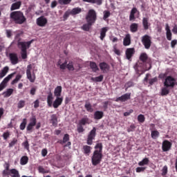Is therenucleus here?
Segmentation results:
<instances>
[{
  "mask_svg": "<svg viewBox=\"0 0 177 177\" xmlns=\"http://www.w3.org/2000/svg\"><path fill=\"white\" fill-rule=\"evenodd\" d=\"M93 156L91 157V162L94 167L99 165L102 162L103 158V145L102 143H97L95 146Z\"/></svg>",
  "mask_w": 177,
  "mask_h": 177,
  "instance_id": "nucleus-1",
  "label": "nucleus"
},
{
  "mask_svg": "<svg viewBox=\"0 0 177 177\" xmlns=\"http://www.w3.org/2000/svg\"><path fill=\"white\" fill-rule=\"evenodd\" d=\"M10 19L15 24H24L27 21V18L21 11H14L10 14Z\"/></svg>",
  "mask_w": 177,
  "mask_h": 177,
  "instance_id": "nucleus-2",
  "label": "nucleus"
},
{
  "mask_svg": "<svg viewBox=\"0 0 177 177\" xmlns=\"http://www.w3.org/2000/svg\"><path fill=\"white\" fill-rule=\"evenodd\" d=\"M33 41L34 40H30L29 41H18V46H21V56L24 60L27 59V49L30 48Z\"/></svg>",
  "mask_w": 177,
  "mask_h": 177,
  "instance_id": "nucleus-3",
  "label": "nucleus"
},
{
  "mask_svg": "<svg viewBox=\"0 0 177 177\" xmlns=\"http://www.w3.org/2000/svg\"><path fill=\"white\" fill-rule=\"evenodd\" d=\"M97 19V15H96V11L93 9L89 10L86 17L87 23H89L90 24H95Z\"/></svg>",
  "mask_w": 177,
  "mask_h": 177,
  "instance_id": "nucleus-4",
  "label": "nucleus"
},
{
  "mask_svg": "<svg viewBox=\"0 0 177 177\" xmlns=\"http://www.w3.org/2000/svg\"><path fill=\"white\" fill-rule=\"evenodd\" d=\"M141 42L145 49H150L151 47V37L149 35H145L141 37Z\"/></svg>",
  "mask_w": 177,
  "mask_h": 177,
  "instance_id": "nucleus-5",
  "label": "nucleus"
},
{
  "mask_svg": "<svg viewBox=\"0 0 177 177\" xmlns=\"http://www.w3.org/2000/svg\"><path fill=\"white\" fill-rule=\"evenodd\" d=\"M96 138V127H93V129L88 133L86 139V143L88 146L93 145V140Z\"/></svg>",
  "mask_w": 177,
  "mask_h": 177,
  "instance_id": "nucleus-6",
  "label": "nucleus"
},
{
  "mask_svg": "<svg viewBox=\"0 0 177 177\" xmlns=\"http://www.w3.org/2000/svg\"><path fill=\"white\" fill-rule=\"evenodd\" d=\"M163 84L167 88H174L176 84V80L172 76H167Z\"/></svg>",
  "mask_w": 177,
  "mask_h": 177,
  "instance_id": "nucleus-7",
  "label": "nucleus"
},
{
  "mask_svg": "<svg viewBox=\"0 0 177 177\" xmlns=\"http://www.w3.org/2000/svg\"><path fill=\"white\" fill-rule=\"evenodd\" d=\"M31 70H32V65H28L26 69V77L30 82H35V73H33L32 74H31Z\"/></svg>",
  "mask_w": 177,
  "mask_h": 177,
  "instance_id": "nucleus-8",
  "label": "nucleus"
},
{
  "mask_svg": "<svg viewBox=\"0 0 177 177\" xmlns=\"http://www.w3.org/2000/svg\"><path fill=\"white\" fill-rule=\"evenodd\" d=\"M37 125V118L35 116H32L30 118V122L28 124L26 127V131L28 133H31L32 132V129Z\"/></svg>",
  "mask_w": 177,
  "mask_h": 177,
  "instance_id": "nucleus-9",
  "label": "nucleus"
},
{
  "mask_svg": "<svg viewBox=\"0 0 177 177\" xmlns=\"http://www.w3.org/2000/svg\"><path fill=\"white\" fill-rule=\"evenodd\" d=\"M4 169L2 171V176L7 177L12 175V169H10V164L6 162L3 165Z\"/></svg>",
  "mask_w": 177,
  "mask_h": 177,
  "instance_id": "nucleus-10",
  "label": "nucleus"
},
{
  "mask_svg": "<svg viewBox=\"0 0 177 177\" xmlns=\"http://www.w3.org/2000/svg\"><path fill=\"white\" fill-rule=\"evenodd\" d=\"M36 23L39 27H45L48 24V19L44 16H41L37 19Z\"/></svg>",
  "mask_w": 177,
  "mask_h": 177,
  "instance_id": "nucleus-11",
  "label": "nucleus"
},
{
  "mask_svg": "<svg viewBox=\"0 0 177 177\" xmlns=\"http://www.w3.org/2000/svg\"><path fill=\"white\" fill-rule=\"evenodd\" d=\"M139 59L142 63H147L148 64H149L151 66V59H150L149 57V56L147 55V54L146 53H142L140 55Z\"/></svg>",
  "mask_w": 177,
  "mask_h": 177,
  "instance_id": "nucleus-12",
  "label": "nucleus"
},
{
  "mask_svg": "<svg viewBox=\"0 0 177 177\" xmlns=\"http://www.w3.org/2000/svg\"><path fill=\"white\" fill-rule=\"evenodd\" d=\"M172 147V143L168 140H165L162 143V151H169V149Z\"/></svg>",
  "mask_w": 177,
  "mask_h": 177,
  "instance_id": "nucleus-13",
  "label": "nucleus"
},
{
  "mask_svg": "<svg viewBox=\"0 0 177 177\" xmlns=\"http://www.w3.org/2000/svg\"><path fill=\"white\" fill-rule=\"evenodd\" d=\"M128 100H131V93H127L122 96L117 97L115 102H127Z\"/></svg>",
  "mask_w": 177,
  "mask_h": 177,
  "instance_id": "nucleus-14",
  "label": "nucleus"
},
{
  "mask_svg": "<svg viewBox=\"0 0 177 177\" xmlns=\"http://www.w3.org/2000/svg\"><path fill=\"white\" fill-rule=\"evenodd\" d=\"M126 57L127 60H131L132 59V56L135 55V48H127L125 52Z\"/></svg>",
  "mask_w": 177,
  "mask_h": 177,
  "instance_id": "nucleus-15",
  "label": "nucleus"
},
{
  "mask_svg": "<svg viewBox=\"0 0 177 177\" xmlns=\"http://www.w3.org/2000/svg\"><path fill=\"white\" fill-rule=\"evenodd\" d=\"M10 60L12 64H17L19 63V57L16 53H10L9 54Z\"/></svg>",
  "mask_w": 177,
  "mask_h": 177,
  "instance_id": "nucleus-16",
  "label": "nucleus"
},
{
  "mask_svg": "<svg viewBox=\"0 0 177 177\" xmlns=\"http://www.w3.org/2000/svg\"><path fill=\"white\" fill-rule=\"evenodd\" d=\"M62 103H63V97H56L53 103V106L54 109H57L59 106H62Z\"/></svg>",
  "mask_w": 177,
  "mask_h": 177,
  "instance_id": "nucleus-17",
  "label": "nucleus"
},
{
  "mask_svg": "<svg viewBox=\"0 0 177 177\" xmlns=\"http://www.w3.org/2000/svg\"><path fill=\"white\" fill-rule=\"evenodd\" d=\"M136 71L137 74L142 75L143 74V64L140 62H137L136 64Z\"/></svg>",
  "mask_w": 177,
  "mask_h": 177,
  "instance_id": "nucleus-18",
  "label": "nucleus"
},
{
  "mask_svg": "<svg viewBox=\"0 0 177 177\" xmlns=\"http://www.w3.org/2000/svg\"><path fill=\"white\" fill-rule=\"evenodd\" d=\"M100 68L103 73H107L110 70V65L106 62L100 63Z\"/></svg>",
  "mask_w": 177,
  "mask_h": 177,
  "instance_id": "nucleus-19",
  "label": "nucleus"
},
{
  "mask_svg": "<svg viewBox=\"0 0 177 177\" xmlns=\"http://www.w3.org/2000/svg\"><path fill=\"white\" fill-rule=\"evenodd\" d=\"M142 26L145 31H147V30H149V28L150 27V26H151V24L149 22V17L142 18Z\"/></svg>",
  "mask_w": 177,
  "mask_h": 177,
  "instance_id": "nucleus-20",
  "label": "nucleus"
},
{
  "mask_svg": "<svg viewBox=\"0 0 177 177\" xmlns=\"http://www.w3.org/2000/svg\"><path fill=\"white\" fill-rule=\"evenodd\" d=\"M94 120H102L104 117V113L102 111H96L93 114Z\"/></svg>",
  "mask_w": 177,
  "mask_h": 177,
  "instance_id": "nucleus-21",
  "label": "nucleus"
},
{
  "mask_svg": "<svg viewBox=\"0 0 177 177\" xmlns=\"http://www.w3.org/2000/svg\"><path fill=\"white\" fill-rule=\"evenodd\" d=\"M47 104L48 107H52V104H53V94L52 92H50L47 96Z\"/></svg>",
  "mask_w": 177,
  "mask_h": 177,
  "instance_id": "nucleus-22",
  "label": "nucleus"
},
{
  "mask_svg": "<svg viewBox=\"0 0 177 177\" xmlns=\"http://www.w3.org/2000/svg\"><path fill=\"white\" fill-rule=\"evenodd\" d=\"M83 153L86 156H89L91 154V151L92 150V147L89 145H84L82 147Z\"/></svg>",
  "mask_w": 177,
  "mask_h": 177,
  "instance_id": "nucleus-23",
  "label": "nucleus"
},
{
  "mask_svg": "<svg viewBox=\"0 0 177 177\" xmlns=\"http://www.w3.org/2000/svg\"><path fill=\"white\" fill-rule=\"evenodd\" d=\"M54 95L56 97H60L62 96V86H57L54 90Z\"/></svg>",
  "mask_w": 177,
  "mask_h": 177,
  "instance_id": "nucleus-24",
  "label": "nucleus"
},
{
  "mask_svg": "<svg viewBox=\"0 0 177 177\" xmlns=\"http://www.w3.org/2000/svg\"><path fill=\"white\" fill-rule=\"evenodd\" d=\"M123 45L124 46H129L131 45V35L127 34L124 40H123Z\"/></svg>",
  "mask_w": 177,
  "mask_h": 177,
  "instance_id": "nucleus-25",
  "label": "nucleus"
},
{
  "mask_svg": "<svg viewBox=\"0 0 177 177\" xmlns=\"http://www.w3.org/2000/svg\"><path fill=\"white\" fill-rule=\"evenodd\" d=\"M50 121L53 127H57V115L56 114L51 115Z\"/></svg>",
  "mask_w": 177,
  "mask_h": 177,
  "instance_id": "nucleus-26",
  "label": "nucleus"
},
{
  "mask_svg": "<svg viewBox=\"0 0 177 177\" xmlns=\"http://www.w3.org/2000/svg\"><path fill=\"white\" fill-rule=\"evenodd\" d=\"M107 31H109V28L107 27H104L101 29L100 36L101 41H103V39H104L106 37V32H107Z\"/></svg>",
  "mask_w": 177,
  "mask_h": 177,
  "instance_id": "nucleus-27",
  "label": "nucleus"
},
{
  "mask_svg": "<svg viewBox=\"0 0 177 177\" xmlns=\"http://www.w3.org/2000/svg\"><path fill=\"white\" fill-rule=\"evenodd\" d=\"M15 73H11L10 75H8L6 77H5L3 79V80L1 82V84H3L5 86H6V84H8L9 82V81H10V80H12V78H13V75H15Z\"/></svg>",
  "mask_w": 177,
  "mask_h": 177,
  "instance_id": "nucleus-28",
  "label": "nucleus"
},
{
  "mask_svg": "<svg viewBox=\"0 0 177 177\" xmlns=\"http://www.w3.org/2000/svg\"><path fill=\"white\" fill-rule=\"evenodd\" d=\"M20 6H21V1H17L12 4L10 7V10H17V9H20Z\"/></svg>",
  "mask_w": 177,
  "mask_h": 177,
  "instance_id": "nucleus-29",
  "label": "nucleus"
},
{
  "mask_svg": "<svg viewBox=\"0 0 177 177\" xmlns=\"http://www.w3.org/2000/svg\"><path fill=\"white\" fill-rule=\"evenodd\" d=\"M138 12L137 8H133L131 10L130 15H129V20L132 21V20H135V15Z\"/></svg>",
  "mask_w": 177,
  "mask_h": 177,
  "instance_id": "nucleus-30",
  "label": "nucleus"
},
{
  "mask_svg": "<svg viewBox=\"0 0 177 177\" xmlns=\"http://www.w3.org/2000/svg\"><path fill=\"white\" fill-rule=\"evenodd\" d=\"M82 12V9L81 8L77 7L73 8L72 10L71 11V15L72 16H75V15H80Z\"/></svg>",
  "mask_w": 177,
  "mask_h": 177,
  "instance_id": "nucleus-31",
  "label": "nucleus"
},
{
  "mask_svg": "<svg viewBox=\"0 0 177 177\" xmlns=\"http://www.w3.org/2000/svg\"><path fill=\"white\" fill-rule=\"evenodd\" d=\"M9 73V66H5L0 72V78H3Z\"/></svg>",
  "mask_w": 177,
  "mask_h": 177,
  "instance_id": "nucleus-32",
  "label": "nucleus"
},
{
  "mask_svg": "<svg viewBox=\"0 0 177 177\" xmlns=\"http://www.w3.org/2000/svg\"><path fill=\"white\" fill-rule=\"evenodd\" d=\"M83 2H88V3H96V5L100 6L103 3V0H82Z\"/></svg>",
  "mask_w": 177,
  "mask_h": 177,
  "instance_id": "nucleus-33",
  "label": "nucleus"
},
{
  "mask_svg": "<svg viewBox=\"0 0 177 177\" xmlns=\"http://www.w3.org/2000/svg\"><path fill=\"white\" fill-rule=\"evenodd\" d=\"M139 28V25L136 23H133L130 26V31L131 32H138V28Z\"/></svg>",
  "mask_w": 177,
  "mask_h": 177,
  "instance_id": "nucleus-34",
  "label": "nucleus"
},
{
  "mask_svg": "<svg viewBox=\"0 0 177 177\" xmlns=\"http://www.w3.org/2000/svg\"><path fill=\"white\" fill-rule=\"evenodd\" d=\"M27 127V118H24L22 122L19 125V129L21 131H24Z\"/></svg>",
  "mask_w": 177,
  "mask_h": 177,
  "instance_id": "nucleus-35",
  "label": "nucleus"
},
{
  "mask_svg": "<svg viewBox=\"0 0 177 177\" xmlns=\"http://www.w3.org/2000/svg\"><path fill=\"white\" fill-rule=\"evenodd\" d=\"M149 162H150L149 158H145L142 161L138 162V165H140V167H143L144 165H148Z\"/></svg>",
  "mask_w": 177,
  "mask_h": 177,
  "instance_id": "nucleus-36",
  "label": "nucleus"
},
{
  "mask_svg": "<svg viewBox=\"0 0 177 177\" xmlns=\"http://www.w3.org/2000/svg\"><path fill=\"white\" fill-rule=\"evenodd\" d=\"M90 67L94 73L99 71V67H97V65L93 62H90Z\"/></svg>",
  "mask_w": 177,
  "mask_h": 177,
  "instance_id": "nucleus-37",
  "label": "nucleus"
},
{
  "mask_svg": "<svg viewBox=\"0 0 177 177\" xmlns=\"http://www.w3.org/2000/svg\"><path fill=\"white\" fill-rule=\"evenodd\" d=\"M13 93V88H8L6 91H4L2 95L4 97H9Z\"/></svg>",
  "mask_w": 177,
  "mask_h": 177,
  "instance_id": "nucleus-38",
  "label": "nucleus"
},
{
  "mask_svg": "<svg viewBox=\"0 0 177 177\" xmlns=\"http://www.w3.org/2000/svg\"><path fill=\"white\" fill-rule=\"evenodd\" d=\"M28 162V157L24 156L21 158L20 164L21 165H26Z\"/></svg>",
  "mask_w": 177,
  "mask_h": 177,
  "instance_id": "nucleus-39",
  "label": "nucleus"
},
{
  "mask_svg": "<svg viewBox=\"0 0 177 177\" xmlns=\"http://www.w3.org/2000/svg\"><path fill=\"white\" fill-rule=\"evenodd\" d=\"M103 75H100V76L96 77H91V81H93V82H102V81H103Z\"/></svg>",
  "mask_w": 177,
  "mask_h": 177,
  "instance_id": "nucleus-40",
  "label": "nucleus"
},
{
  "mask_svg": "<svg viewBox=\"0 0 177 177\" xmlns=\"http://www.w3.org/2000/svg\"><path fill=\"white\" fill-rule=\"evenodd\" d=\"M86 124H89V118H83L79 122V125H86Z\"/></svg>",
  "mask_w": 177,
  "mask_h": 177,
  "instance_id": "nucleus-41",
  "label": "nucleus"
},
{
  "mask_svg": "<svg viewBox=\"0 0 177 177\" xmlns=\"http://www.w3.org/2000/svg\"><path fill=\"white\" fill-rule=\"evenodd\" d=\"M84 108L86 109V111H88V113H93V108H92V105L91 104V103H86L84 105Z\"/></svg>",
  "mask_w": 177,
  "mask_h": 177,
  "instance_id": "nucleus-42",
  "label": "nucleus"
},
{
  "mask_svg": "<svg viewBox=\"0 0 177 177\" xmlns=\"http://www.w3.org/2000/svg\"><path fill=\"white\" fill-rule=\"evenodd\" d=\"M93 24H91L89 22H87V24H85L82 26V28L84 30V31H89L91 30V27H92Z\"/></svg>",
  "mask_w": 177,
  "mask_h": 177,
  "instance_id": "nucleus-43",
  "label": "nucleus"
},
{
  "mask_svg": "<svg viewBox=\"0 0 177 177\" xmlns=\"http://www.w3.org/2000/svg\"><path fill=\"white\" fill-rule=\"evenodd\" d=\"M11 177H20V174H19V171L16 169H11Z\"/></svg>",
  "mask_w": 177,
  "mask_h": 177,
  "instance_id": "nucleus-44",
  "label": "nucleus"
},
{
  "mask_svg": "<svg viewBox=\"0 0 177 177\" xmlns=\"http://www.w3.org/2000/svg\"><path fill=\"white\" fill-rule=\"evenodd\" d=\"M169 94V90L168 89V87L165 86L162 88L161 91V95L162 96H167V95Z\"/></svg>",
  "mask_w": 177,
  "mask_h": 177,
  "instance_id": "nucleus-45",
  "label": "nucleus"
},
{
  "mask_svg": "<svg viewBox=\"0 0 177 177\" xmlns=\"http://www.w3.org/2000/svg\"><path fill=\"white\" fill-rule=\"evenodd\" d=\"M151 136L152 139H156V138H158V136H160V132H158V131L157 130L151 131Z\"/></svg>",
  "mask_w": 177,
  "mask_h": 177,
  "instance_id": "nucleus-46",
  "label": "nucleus"
},
{
  "mask_svg": "<svg viewBox=\"0 0 177 177\" xmlns=\"http://www.w3.org/2000/svg\"><path fill=\"white\" fill-rule=\"evenodd\" d=\"M68 140H70V135L66 133L64 136L63 140L60 142V144L64 145V143H67Z\"/></svg>",
  "mask_w": 177,
  "mask_h": 177,
  "instance_id": "nucleus-47",
  "label": "nucleus"
},
{
  "mask_svg": "<svg viewBox=\"0 0 177 177\" xmlns=\"http://www.w3.org/2000/svg\"><path fill=\"white\" fill-rule=\"evenodd\" d=\"M161 175L165 177L168 174V166L165 165L161 170Z\"/></svg>",
  "mask_w": 177,
  "mask_h": 177,
  "instance_id": "nucleus-48",
  "label": "nucleus"
},
{
  "mask_svg": "<svg viewBox=\"0 0 177 177\" xmlns=\"http://www.w3.org/2000/svg\"><path fill=\"white\" fill-rule=\"evenodd\" d=\"M66 68H68L69 71H74L75 68L73 62L71 61L68 64H66Z\"/></svg>",
  "mask_w": 177,
  "mask_h": 177,
  "instance_id": "nucleus-49",
  "label": "nucleus"
},
{
  "mask_svg": "<svg viewBox=\"0 0 177 177\" xmlns=\"http://www.w3.org/2000/svg\"><path fill=\"white\" fill-rule=\"evenodd\" d=\"M145 120H146V118H145V115L140 114V115L138 116V122H140V124H143V122H145Z\"/></svg>",
  "mask_w": 177,
  "mask_h": 177,
  "instance_id": "nucleus-50",
  "label": "nucleus"
},
{
  "mask_svg": "<svg viewBox=\"0 0 177 177\" xmlns=\"http://www.w3.org/2000/svg\"><path fill=\"white\" fill-rule=\"evenodd\" d=\"M17 138H12V141L9 143L8 147H13L15 145H17Z\"/></svg>",
  "mask_w": 177,
  "mask_h": 177,
  "instance_id": "nucleus-51",
  "label": "nucleus"
},
{
  "mask_svg": "<svg viewBox=\"0 0 177 177\" xmlns=\"http://www.w3.org/2000/svg\"><path fill=\"white\" fill-rule=\"evenodd\" d=\"M21 79V75H17L15 80H12V85H15V84H17L19 81Z\"/></svg>",
  "mask_w": 177,
  "mask_h": 177,
  "instance_id": "nucleus-52",
  "label": "nucleus"
},
{
  "mask_svg": "<svg viewBox=\"0 0 177 177\" xmlns=\"http://www.w3.org/2000/svg\"><path fill=\"white\" fill-rule=\"evenodd\" d=\"M26 106V101L21 100L17 103L18 109H23Z\"/></svg>",
  "mask_w": 177,
  "mask_h": 177,
  "instance_id": "nucleus-53",
  "label": "nucleus"
},
{
  "mask_svg": "<svg viewBox=\"0 0 177 177\" xmlns=\"http://www.w3.org/2000/svg\"><path fill=\"white\" fill-rule=\"evenodd\" d=\"M58 65L59 66V68L61 70H66V68H67V61H65L64 63L62 64H60V62H59Z\"/></svg>",
  "mask_w": 177,
  "mask_h": 177,
  "instance_id": "nucleus-54",
  "label": "nucleus"
},
{
  "mask_svg": "<svg viewBox=\"0 0 177 177\" xmlns=\"http://www.w3.org/2000/svg\"><path fill=\"white\" fill-rule=\"evenodd\" d=\"M158 79L157 78V77H155L153 78L149 79V84L150 86L156 84V82H158Z\"/></svg>",
  "mask_w": 177,
  "mask_h": 177,
  "instance_id": "nucleus-55",
  "label": "nucleus"
},
{
  "mask_svg": "<svg viewBox=\"0 0 177 177\" xmlns=\"http://www.w3.org/2000/svg\"><path fill=\"white\" fill-rule=\"evenodd\" d=\"M110 11L109 10H105L104 11V17H103V20H107L109 17H110Z\"/></svg>",
  "mask_w": 177,
  "mask_h": 177,
  "instance_id": "nucleus-56",
  "label": "nucleus"
},
{
  "mask_svg": "<svg viewBox=\"0 0 177 177\" xmlns=\"http://www.w3.org/2000/svg\"><path fill=\"white\" fill-rule=\"evenodd\" d=\"M70 15H71V11L65 12V13L64 14V16H63V19H64V21H66V20H67L68 19V17H70Z\"/></svg>",
  "mask_w": 177,
  "mask_h": 177,
  "instance_id": "nucleus-57",
  "label": "nucleus"
},
{
  "mask_svg": "<svg viewBox=\"0 0 177 177\" xmlns=\"http://www.w3.org/2000/svg\"><path fill=\"white\" fill-rule=\"evenodd\" d=\"M10 132H9V131H7L3 133V138L4 140H8V138H10Z\"/></svg>",
  "mask_w": 177,
  "mask_h": 177,
  "instance_id": "nucleus-58",
  "label": "nucleus"
},
{
  "mask_svg": "<svg viewBox=\"0 0 177 177\" xmlns=\"http://www.w3.org/2000/svg\"><path fill=\"white\" fill-rule=\"evenodd\" d=\"M22 146H24V149L26 150L30 151V144L28 143V140L24 142Z\"/></svg>",
  "mask_w": 177,
  "mask_h": 177,
  "instance_id": "nucleus-59",
  "label": "nucleus"
},
{
  "mask_svg": "<svg viewBox=\"0 0 177 177\" xmlns=\"http://www.w3.org/2000/svg\"><path fill=\"white\" fill-rule=\"evenodd\" d=\"M61 5H68L71 2V0H59Z\"/></svg>",
  "mask_w": 177,
  "mask_h": 177,
  "instance_id": "nucleus-60",
  "label": "nucleus"
},
{
  "mask_svg": "<svg viewBox=\"0 0 177 177\" xmlns=\"http://www.w3.org/2000/svg\"><path fill=\"white\" fill-rule=\"evenodd\" d=\"M166 37L168 41L172 40V32H171V30L170 32H166Z\"/></svg>",
  "mask_w": 177,
  "mask_h": 177,
  "instance_id": "nucleus-61",
  "label": "nucleus"
},
{
  "mask_svg": "<svg viewBox=\"0 0 177 177\" xmlns=\"http://www.w3.org/2000/svg\"><path fill=\"white\" fill-rule=\"evenodd\" d=\"M84 131H85V129H84V127H82V125L79 124L77 126V132L79 133H82V132H84Z\"/></svg>",
  "mask_w": 177,
  "mask_h": 177,
  "instance_id": "nucleus-62",
  "label": "nucleus"
},
{
  "mask_svg": "<svg viewBox=\"0 0 177 177\" xmlns=\"http://www.w3.org/2000/svg\"><path fill=\"white\" fill-rule=\"evenodd\" d=\"M135 128H136L135 124H131L130 127L127 129V132H133Z\"/></svg>",
  "mask_w": 177,
  "mask_h": 177,
  "instance_id": "nucleus-63",
  "label": "nucleus"
},
{
  "mask_svg": "<svg viewBox=\"0 0 177 177\" xmlns=\"http://www.w3.org/2000/svg\"><path fill=\"white\" fill-rule=\"evenodd\" d=\"M177 45V40L176 39H174L171 41V48H172L173 49L175 48V46Z\"/></svg>",
  "mask_w": 177,
  "mask_h": 177,
  "instance_id": "nucleus-64",
  "label": "nucleus"
}]
</instances>
